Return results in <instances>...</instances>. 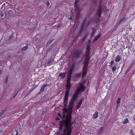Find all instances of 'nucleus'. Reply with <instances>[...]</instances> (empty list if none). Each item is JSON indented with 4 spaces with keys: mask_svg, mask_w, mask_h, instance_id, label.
<instances>
[{
    "mask_svg": "<svg viewBox=\"0 0 135 135\" xmlns=\"http://www.w3.org/2000/svg\"><path fill=\"white\" fill-rule=\"evenodd\" d=\"M103 128L101 127L100 129V131H98V133L99 134H100L103 131Z\"/></svg>",
    "mask_w": 135,
    "mask_h": 135,
    "instance_id": "13",
    "label": "nucleus"
},
{
    "mask_svg": "<svg viewBox=\"0 0 135 135\" xmlns=\"http://www.w3.org/2000/svg\"><path fill=\"white\" fill-rule=\"evenodd\" d=\"M128 121V119H124V121L123 122V123L124 124H126L127 123Z\"/></svg>",
    "mask_w": 135,
    "mask_h": 135,
    "instance_id": "15",
    "label": "nucleus"
},
{
    "mask_svg": "<svg viewBox=\"0 0 135 135\" xmlns=\"http://www.w3.org/2000/svg\"><path fill=\"white\" fill-rule=\"evenodd\" d=\"M17 133H18L17 132V133H16V135H17Z\"/></svg>",
    "mask_w": 135,
    "mask_h": 135,
    "instance_id": "31",
    "label": "nucleus"
},
{
    "mask_svg": "<svg viewBox=\"0 0 135 135\" xmlns=\"http://www.w3.org/2000/svg\"><path fill=\"white\" fill-rule=\"evenodd\" d=\"M38 38H35L34 40V41H37L38 40Z\"/></svg>",
    "mask_w": 135,
    "mask_h": 135,
    "instance_id": "27",
    "label": "nucleus"
},
{
    "mask_svg": "<svg viewBox=\"0 0 135 135\" xmlns=\"http://www.w3.org/2000/svg\"><path fill=\"white\" fill-rule=\"evenodd\" d=\"M120 98H119L117 100V104L116 106V108H118V107H119V104L120 102Z\"/></svg>",
    "mask_w": 135,
    "mask_h": 135,
    "instance_id": "8",
    "label": "nucleus"
},
{
    "mask_svg": "<svg viewBox=\"0 0 135 135\" xmlns=\"http://www.w3.org/2000/svg\"><path fill=\"white\" fill-rule=\"evenodd\" d=\"M28 47V45H26L25 46L23 47L22 48V50L23 51H25L27 49Z\"/></svg>",
    "mask_w": 135,
    "mask_h": 135,
    "instance_id": "9",
    "label": "nucleus"
},
{
    "mask_svg": "<svg viewBox=\"0 0 135 135\" xmlns=\"http://www.w3.org/2000/svg\"><path fill=\"white\" fill-rule=\"evenodd\" d=\"M65 73H60L59 74V75L61 78H64L65 76Z\"/></svg>",
    "mask_w": 135,
    "mask_h": 135,
    "instance_id": "6",
    "label": "nucleus"
},
{
    "mask_svg": "<svg viewBox=\"0 0 135 135\" xmlns=\"http://www.w3.org/2000/svg\"><path fill=\"white\" fill-rule=\"evenodd\" d=\"M82 99H81L80 100L79 103H78V105H77V106L76 107L77 108V109L78 108L80 107V106L82 103Z\"/></svg>",
    "mask_w": 135,
    "mask_h": 135,
    "instance_id": "7",
    "label": "nucleus"
},
{
    "mask_svg": "<svg viewBox=\"0 0 135 135\" xmlns=\"http://www.w3.org/2000/svg\"><path fill=\"white\" fill-rule=\"evenodd\" d=\"M16 95H15V96L13 97H14V98H15V96H16Z\"/></svg>",
    "mask_w": 135,
    "mask_h": 135,
    "instance_id": "32",
    "label": "nucleus"
},
{
    "mask_svg": "<svg viewBox=\"0 0 135 135\" xmlns=\"http://www.w3.org/2000/svg\"><path fill=\"white\" fill-rule=\"evenodd\" d=\"M56 120H59V118H58V117H57L56 119Z\"/></svg>",
    "mask_w": 135,
    "mask_h": 135,
    "instance_id": "28",
    "label": "nucleus"
},
{
    "mask_svg": "<svg viewBox=\"0 0 135 135\" xmlns=\"http://www.w3.org/2000/svg\"><path fill=\"white\" fill-rule=\"evenodd\" d=\"M59 133L58 132L57 133V134H58Z\"/></svg>",
    "mask_w": 135,
    "mask_h": 135,
    "instance_id": "34",
    "label": "nucleus"
},
{
    "mask_svg": "<svg viewBox=\"0 0 135 135\" xmlns=\"http://www.w3.org/2000/svg\"><path fill=\"white\" fill-rule=\"evenodd\" d=\"M78 0H75V3H74V4L75 5V7L76 8V11L77 12V14L78 15L79 14V12L78 11V8L77 7V6H76V3L78 2Z\"/></svg>",
    "mask_w": 135,
    "mask_h": 135,
    "instance_id": "5",
    "label": "nucleus"
},
{
    "mask_svg": "<svg viewBox=\"0 0 135 135\" xmlns=\"http://www.w3.org/2000/svg\"><path fill=\"white\" fill-rule=\"evenodd\" d=\"M53 39H52L50 41L48 42L47 43V45H50L52 42L53 41Z\"/></svg>",
    "mask_w": 135,
    "mask_h": 135,
    "instance_id": "20",
    "label": "nucleus"
},
{
    "mask_svg": "<svg viewBox=\"0 0 135 135\" xmlns=\"http://www.w3.org/2000/svg\"><path fill=\"white\" fill-rule=\"evenodd\" d=\"M96 31L95 30H93V31L91 34V35L92 36H93L94 35V34L96 32Z\"/></svg>",
    "mask_w": 135,
    "mask_h": 135,
    "instance_id": "21",
    "label": "nucleus"
},
{
    "mask_svg": "<svg viewBox=\"0 0 135 135\" xmlns=\"http://www.w3.org/2000/svg\"><path fill=\"white\" fill-rule=\"evenodd\" d=\"M89 47L88 46L87 47V50L86 55L85 57V60L84 62V65L83 68V73L82 74V77L83 78L86 75L87 71V67L88 65V62L90 59L89 57Z\"/></svg>",
    "mask_w": 135,
    "mask_h": 135,
    "instance_id": "2",
    "label": "nucleus"
},
{
    "mask_svg": "<svg viewBox=\"0 0 135 135\" xmlns=\"http://www.w3.org/2000/svg\"><path fill=\"white\" fill-rule=\"evenodd\" d=\"M1 17H3V16H4V13L3 12H1Z\"/></svg>",
    "mask_w": 135,
    "mask_h": 135,
    "instance_id": "23",
    "label": "nucleus"
},
{
    "mask_svg": "<svg viewBox=\"0 0 135 135\" xmlns=\"http://www.w3.org/2000/svg\"><path fill=\"white\" fill-rule=\"evenodd\" d=\"M81 53V52L79 51H77L74 53L73 56L74 57H78Z\"/></svg>",
    "mask_w": 135,
    "mask_h": 135,
    "instance_id": "3",
    "label": "nucleus"
},
{
    "mask_svg": "<svg viewBox=\"0 0 135 135\" xmlns=\"http://www.w3.org/2000/svg\"><path fill=\"white\" fill-rule=\"evenodd\" d=\"M47 86V84H45L42 86V87H44V88L45 89V86Z\"/></svg>",
    "mask_w": 135,
    "mask_h": 135,
    "instance_id": "24",
    "label": "nucleus"
},
{
    "mask_svg": "<svg viewBox=\"0 0 135 135\" xmlns=\"http://www.w3.org/2000/svg\"><path fill=\"white\" fill-rule=\"evenodd\" d=\"M122 21H123V20H122V19L120 21V22L119 23H121V22H122Z\"/></svg>",
    "mask_w": 135,
    "mask_h": 135,
    "instance_id": "29",
    "label": "nucleus"
},
{
    "mask_svg": "<svg viewBox=\"0 0 135 135\" xmlns=\"http://www.w3.org/2000/svg\"><path fill=\"white\" fill-rule=\"evenodd\" d=\"M98 112H96L95 114H94L93 116V117L94 119H96L97 118L98 116Z\"/></svg>",
    "mask_w": 135,
    "mask_h": 135,
    "instance_id": "10",
    "label": "nucleus"
},
{
    "mask_svg": "<svg viewBox=\"0 0 135 135\" xmlns=\"http://www.w3.org/2000/svg\"><path fill=\"white\" fill-rule=\"evenodd\" d=\"M116 68L115 66H113L112 67V71H115L116 70Z\"/></svg>",
    "mask_w": 135,
    "mask_h": 135,
    "instance_id": "22",
    "label": "nucleus"
},
{
    "mask_svg": "<svg viewBox=\"0 0 135 135\" xmlns=\"http://www.w3.org/2000/svg\"><path fill=\"white\" fill-rule=\"evenodd\" d=\"M47 4L48 6H49L50 4V2L49 1H47Z\"/></svg>",
    "mask_w": 135,
    "mask_h": 135,
    "instance_id": "26",
    "label": "nucleus"
},
{
    "mask_svg": "<svg viewBox=\"0 0 135 135\" xmlns=\"http://www.w3.org/2000/svg\"><path fill=\"white\" fill-rule=\"evenodd\" d=\"M101 35L100 34H99L94 39V40L93 41H95L97 40L100 36Z\"/></svg>",
    "mask_w": 135,
    "mask_h": 135,
    "instance_id": "12",
    "label": "nucleus"
},
{
    "mask_svg": "<svg viewBox=\"0 0 135 135\" xmlns=\"http://www.w3.org/2000/svg\"><path fill=\"white\" fill-rule=\"evenodd\" d=\"M74 68L73 67L68 71V73L67 83L66 85V90L65 95L64 98V105L65 107L68 106V97L69 94V92L70 87V81L71 77V75L72 71L73 70Z\"/></svg>",
    "mask_w": 135,
    "mask_h": 135,
    "instance_id": "1",
    "label": "nucleus"
},
{
    "mask_svg": "<svg viewBox=\"0 0 135 135\" xmlns=\"http://www.w3.org/2000/svg\"><path fill=\"white\" fill-rule=\"evenodd\" d=\"M82 75V74L81 73H79V74H77L76 76L75 77H78Z\"/></svg>",
    "mask_w": 135,
    "mask_h": 135,
    "instance_id": "19",
    "label": "nucleus"
},
{
    "mask_svg": "<svg viewBox=\"0 0 135 135\" xmlns=\"http://www.w3.org/2000/svg\"><path fill=\"white\" fill-rule=\"evenodd\" d=\"M120 57L119 55H118L116 58L115 61L117 62H119L120 60Z\"/></svg>",
    "mask_w": 135,
    "mask_h": 135,
    "instance_id": "11",
    "label": "nucleus"
},
{
    "mask_svg": "<svg viewBox=\"0 0 135 135\" xmlns=\"http://www.w3.org/2000/svg\"><path fill=\"white\" fill-rule=\"evenodd\" d=\"M88 34L87 33V34H86L84 36L83 38V39H82V41H83L87 37V36L88 35Z\"/></svg>",
    "mask_w": 135,
    "mask_h": 135,
    "instance_id": "17",
    "label": "nucleus"
},
{
    "mask_svg": "<svg viewBox=\"0 0 135 135\" xmlns=\"http://www.w3.org/2000/svg\"><path fill=\"white\" fill-rule=\"evenodd\" d=\"M102 6L101 5V4H100L99 5L97 12V14L99 17H100L101 16V13L102 11Z\"/></svg>",
    "mask_w": 135,
    "mask_h": 135,
    "instance_id": "4",
    "label": "nucleus"
},
{
    "mask_svg": "<svg viewBox=\"0 0 135 135\" xmlns=\"http://www.w3.org/2000/svg\"><path fill=\"white\" fill-rule=\"evenodd\" d=\"M132 135H134V134H133L132 133Z\"/></svg>",
    "mask_w": 135,
    "mask_h": 135,
    "instance_id": "33",
    "label": "nucleus"
},
{
    "mask_svg": "<svg viewBox=\"0 0 135 135\" xmlns=\"http://www.w3.org/2000/svg\"><path fill=\"white\" fill-rule=\"evenodd\" d=\"M70 20H71V19H72V17H70Z\"/></svg>",
    "mask_w": 135,
    "mask_h": 135,
    "instance_id": "30",
    "label": "nucleus"
},
{
    "mask_svg": "<svg viewBox=\"0 0 135 135\" xmlns=\"http://www.w3.org/2000/svg\"><path fill=\"white\" fill-rule=\"evenodd\" d=\"M86 19H85L84 20V22H83V24H82V27L81 28V30H82L83 28V26H84V24H85V21H86Z\"/></svg>",
    "mask_w": 135,
    "mask_h": 135,
    "instance_id": "18",
    "label": "nucleus"
},
{
    "mask_svg": "<svg viewBox=\"0 0 135 135\" xmlns=\"http://www.w3.org/2000/svg\"><path fill=\"white\" fill-rule=\"evenodd\" d=\"M45 89L44 88V87H42L41 89L40 90V93H42L44 90Z\"/></svg>",
    "mask_w": 135,
    "mask_h": 135,
    "instance_id": "16",
    "label": "nucleus"
},
{
    "mask_svg": "<svg viewBox=\"0 0 135 135\" xmlns=\"http://www.w3.org/2000/svg\"><path fill=\"white\" fill-rule=\"evenodd\" d=\"M6 111V109L2 110V111L1 113H0V117L2 115H3L4 113V112Z\"/></svg>",
    "mask_w": 135,
    "mask_h": 135,
    "instance_id": "14",
    "label": "nucleus"
},
{
    "mask_svg": "<svg viewBox=\"0 0 135 135\" xmlns=\"http://www.w3.org/2000/svg\"><path fill=\"white\" fill-rule=\"evenodd\" d=\"M114 62L113 61H111V62L110 63V64L111 65H112Z\"/></svg>",
    "mask_w": 135,
    "mask_h": 135,
    "instance_id": "25",
    "label": "nucleus"
}]
</instances>
